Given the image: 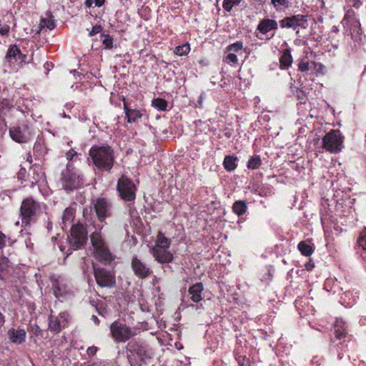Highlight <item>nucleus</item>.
<instances>
[{
  "label": "nucleus",
  "mask_w": 366,
  "mask_h": 366,
  "mask_svg": "<svg viewBox=\"0 0 366 366\" xmlns=\"http://www.w3.org/2000/svg\"><path fill=\"white\" fill-rule=\"evenodd\" d=\"M317 66L322 67V64L321 63L312 61H310L307 57L300 59L297 64L298 70L301 72H307L309 71H312V69H317Z\"/></svg>",
  "instance_id": "25"
},
{
  "label": "nucleus",
  "mask_w": 366,
  "mask_h": 366,
  "mask_svg": "<svg viewBox=\"0 0 366 366\" xmlns=\"http://www.w3.org/2000/svg\"><path fill=\"white\" fill-rule=\"evenodd\" d=\"M92 2L95 6L100 7L104 4L105 0H92Z\"/></svg>",
  "instance_id": "52"
},
{
  "label": "nucleus",
  "mask_w": 366,
  "mask_h": 366,
  "mask_svg": "<svg viewBox=\"0 0 366 366\" xmlns=\"http://www.w3.org/2000/svg\"><path fill=\"white\" fill-rule=\"evenodd\" d=\"M39 209V203L32 198H26L24 199L21 206V214L23 220L28 223L30 219L36 215Z\"/></svg>",
  "instance_id": "13"
},
{
  "label": "nucleus",
  "mask_w": 366,
  "mask_h": 366,
  "mask_svg": "<svg viewBox=\"0 0 366 366\" xmlns=\"http://www.w3.org/2000/svg\"><path fill=\"white\" fill-rule=\"evenodd\" d=\"M103 28L101 25L99 24H96L95 26H94L92 29L89 31V36H94L95 34H99L100 32H102Z\"/></svg>",
  "instance_id": "45"
},
{
  "label": "nucleus",
  "mask_w": 366,
  "mask_h": 366,
  "mask_svg": "<svg viewBox=\"0 0 366 366\" xmlns=\"http://www.w3.org/2000/svg\"><path fill=\"white\" fill-rule=\"evenodd\" d=\"M315 267V264L312 261H309L307 263L305 264V268L307 269V270H311L314 268Z\"/></svg>",
  "instance_id": "53"
},
{
  "label": "nucleus",
  "mask_w": 366,
  "mask_h": 366,
  "mask_svg": "<svg viewBox=\"0 0 366 366\" xmlns=\"http://www.w3.org/2000/svg\"><path fill=\"white\" fill-rule=\"evenodd\" d=\"M42 22L44 24V26L49 29V30H52L55 28L56 24L52 19H44L42 20Z\"/></svg>",
  "instance_id": "44"
},
{
  "label": "nucleus",
  "mask_w": 366,
  "mask_h": 366,
  "mask_svg": "<svg viewBox=\"0 0 366 366\" xmlns=\"http://www.w3.org/2000/svg\"><path fill=\"white\" fill-rule=\"evenodd\" d=\"M112 206L106 198H99L94 204V209L99 221L103 222L112 215Z\"/></svg>",
  "instance_id": "16"
},
{
  "label": "nucleus",
  "mask_w": 366,
  "mask_h": 366,
  "mask_svg": "<svg viewBox=\"0 0 366 366\" xmlns=\"http://www.w3.org/2000/svg\"><path fill=\"white\" fill-rule=\"evenodd\" d=\"M15 142H18V143H23L24 142V141H23L24 139H17V138H15V139H13Z\"/></svg>",
  "instance_id": "60"
},
{
  "label": "nucleus",
  "mask_w": 366,
  "mask_h": 366,
  "mask_svg": "<svg viewBox=\"0 0 366 366\" xmlns=\"http://www.w3.org/2000/svg\"><path fill=\"white\" fill-rule=\"evenodd\" d=\"M94 274L99 287H112L115 285V276L111 271L94 266Z\"/></svg>",
  "instance_id": "11"
},
{
  "label": "nucleus",
  "mask_w": 366,
  "mask_h": 366,
  "mask_svg": "<svg viewBox=\"0 0 366 366\" xmlns=\"http://www.w3.org/2000/svg\"><path fill=\"white\" fill-rule=\"evenodd\" d=\"M308 16L303 14H295L285 16L279 21L282 29H291L299 36L300 28L306 29L308 26Z\"/></svg>",
  "instance_id": "5"
},
{
  "label": "nucleus",
  "mask_w": 366,
  "mask_h": 366,
  "mask_svg": "<svg viewBox=\"0 0 366 366\" xmlns=\"http://www.w3.org/2000/svg\"><path fill=\"white\" fill-rule=\"evenodd\" d=\"M223 61L232 66H236V65L238 64V58L234 53L229 52V54L224 57Z\"/></svg>",
  "instance_id": "37"
},
{
  "label": "nucleus",
  "mask_w": 366,
  "mask_h": 366,
  "mask_svg": "<svg viewBox=\"0 0 366 366\" xmlns=\"http://www.w3.org/2000/svg\"><path fill=\"white\" fill-rule=\"evenodd\" d=\"M271 4L276 10H279L281 7H289V0H271Z\"/></svg>",
  "instance_id": "42"
},
{
  "label": "nucleus",
  "mask_w": 366,
  "mask_h": 366,
  "mask_svg": "<svg viewBox=\"0 0 366 366\" xmlns=\"http://www.w3.org/2000/svg\"><path fill=\"white\" fill-rule=\"evenodd\" d=\"M170 244L169 239L160 234L157 237V244L154 247L168 249Z\"/></svg>",
  "instance_id": "38"
},
{
  "label": "nucleus",
  "mask_w": 366,
  "mask_h": 366,
  "mask_svg": "<svg viewBox=\"0 0 366 366\" xmlns=\"http://www.w3.org/2000/svg\"><path fill=\"white\" fill-rule=\"evenodd\" d=\"M14 105L13 102L8 99H0V121L1 120L6 127V123L5 119L3 118L7 113H11L14 115Z\"/></svg>",
  "instance_id": "24"
},
{
  "label": "nucleus",
  "mask_w": 366,
  "mask_h": 366,
  "mask_svg": "<svg viewBox=\"0 0 366 366\" xmlns=\"http://www.w3.org/2000/svg\"><path fill=\"white\" fill-rule=\"evenodd\" d=\"M97 350H98V348L97 347L92 346L87 349L86 352H87L88 355L93 356L97 353Z\"/></svg>",
  "instance_id": "50"
},
{
  "label": "nucleus",
  "mask_w": 366,
  "mask_h": 366,
  "mask_svg": "<svg viewBox=\"0 0 366 366\" xmlns=\"http://www.w3.org/2000/svg\"><path fill=\"white\" fill-rule=\"evenodd\" d=\"M102 37H103L102 43L107 49H111L113 48V38L109 34H102Z\"/></svg>",
  "instance_id": "41"
},
{
  "label": "nucleus",
  "mask_w": 366,
  "mask_h": 366,
  "mask_svg": "<svg viewBox=\"0 0 366 366\" xmlns=\"http://www.w3.org/2000/svg\"><path fill=\"white\" fill-rule=\"evenodd\" d=\"M92 320H93V322L96 324V325H99V320L98 319V317L95 315H92Z\"/></svg>",
  "instance_id": "57"
},
{
  "label": "nucleus",
  "mask_w": 366,
  "mask_h": 366,
  "mask_svg": "<svg viewBox=\"0 0 366 366\" xmlns=\"http://www.w3.org/2000/svg\"><path fill=\"white\" fill-rule=\"evenodd\" d=\"M323 66L322 67H320L319 66H317V69H312V71H316V72H320L322 71V69H323Z\"/></svg>",
  "instance_id": "58"
},
{
  "label": "nucleus",
  "mask_w": 366,
  "mask_h": 366,
  "mask_svg": "<svg viewBox=\"0 0 366 366\" xmlns=\"http://www.w3.org/2000/svg\"><path fill=\"white\" fill-rule=\"evenodd\" d=\"M204 290V286L202 282H198L189 289V294L190 295V299L194 302H199L202 300V292Z\"/></svg>",
  "instance_id": "26"
},
{
  "label": "nucleus",
  "mask_w": 366,
  "mask_h": 366,
  "mask_svg": "<svg viewBox=\"0 0 366 366\" xmlns=\"http://www.w3.org/2000/svg\"><path fill=\"white\" fill-rule=\"evenodd\" d=\"M262 164V160L259 156L252 157L247 163V167L249 169H257Z\"/></svg>",
  "instance_id": "36"
},
{
  "label": "nucleus",
  "mask_w": 366,
  "mask_h": 366,
  "mask_svg": "<svg viewBox=\"0 0 366 366\" xmlns=\"http://www.w3.org/2000/svg\"><path fill=\"white\" fill-rule=\"evenodd\" d=\"M127 347L129 352L128 357L131 362L134 361L137 364H141L142 362L151 357L150 352L142 343L131 341L128 343Z\"/></svg>",
  "instance_id": "6"
},
{
  "label": "nucleus",
  "mask_w": 366,
  "mask_h": 366,
  "mask_svg": "<svg viewBox=\"0 0 366 366\" xmlns=\"http://www.w3.org/2000/svg\"><path fill=\"white\" fill-rule=\"evenodd\" d=\"M9 261L4 257L0 258V280L4 279L9 274Z\"/></svg>",
  "instance_id": "31"
},
{
  "label": "nucleus",
  "mask_w": 366,
  "mask_h": 366,
  "mask_svg": "<svg viewBox=\"0 0 366 366\" xmlns=\"http://www.w3.org/2000/svg\"><path fill=\"white\" fill-rule=\"evenodd\" d=\"M91 242L97 259L104 264L110 263L114 259L100 231H95L91 234Z\"/></svg>",
  "instance_id": "2"
},
{
  "label": "nucleus",
  "mask_w": 366,
  "mask_h": 366,
  "mask_svg": "<svg viewBox=\"0 0 366 366\" xmlns=\"http://www.w3.org/2000/svg\"><path fill=\"white\" fill-rule=\"evenodd\" d=\"M244 43L242 41H237L234 43L229 44L226 47V52H235L239 53L243 49Z\"/></svg>",
  "instance_id": "35"
},
{
  "label": "nucleus",
  "mask_w": 366,
  "mask_h": 366,
  "mask_svg": "<svg viewBox=\"0 0 366 366\" xmlns=\"http://www.w3.org/2000/svg\"><path fill=\"white\" fill-rule=\"evenodd\" d=\"M247 205L244 201H235L232 205V210L237 215L240 216L246 212Z\"/></svg>",
  "instance_id": "30"
},
{
  "label": "nucleus",
  "mask_w": 366,
  "mask_h": 366,
  "mask_svg": "<svg viewBox=\"0 0 366 366\" xmlns=\"http://www.w3.org/2000/svg\"><path fill=\"white\" fill-rule=\"evenodd\" d=\"M31 170L33 172V174L31 177V187H33L34 184H43L45 183V174L44 172L39 165H34Z\"/></svg>",
  "instance_id": "23"
},
{
  "label": "nucleus",
  "mask_w": 366,
  "mask_h": 366,
  "mask_svg": "<svg viewBox=\"0 0 366 366\" xmlns=\"http://www.w3.org/2000/svg\"><path fill=\"white\" fill-rule=\"evenodd\" d=\"M297 248L305 256H310L314 252L313 247L304 241H302L298 244Z\"/></svg>",
  "instance_id": "34"
},
{
  "label": "nucleus",
  "mask_w": 366,
  "mask_h": 366,
  "mask_svg": "<svg viewBox=\"0 0 366 366\" xmlns=\"http://www.w3.org/2000/svg\"><path fill=\"white\" fill-rule=\"evenodd\" d=\"M358 243L363 249L366 250V231L361 234L358 240Z\"/></svg>",
  "instance_id": "47"
},
{
  "label": "nucleus",
  "mask_w": 366,
  "mask_h": 366,
  "mask_svg": "<svg viewBox=\"0 0 366 366\" xmlns=\"http://www.w3.org/2000/svg\"><path fill=\"white\" fill-rule=\"evenodd\" d=\"M54 294L56 297H64L68 293V290L65 285H61L59 282L53 284Z\"/></svg>",
  "instance_id": "33"
},
{
  "label": "nucleus",
  "mask_w": 366,
  "mask_h": 366,
  "mask_svg": "<svg viewBox=\"0 0 366 366\" xmlns=\"http://www.w3.org/2000/svg\"><path fill=\"white\" fill-rule=\"evenodd\" d=\"M332 31L337 32L338 31V29L336 26H333L332 28Z\"/></svg>",
  "instance_id": "61"
},
{
  "label": "nucleus",
  "mask_w": 366,
  "mask_h": 366,
  "mask_svg": "<svg viewBox=\"0 0 366 366\" xmlns=\"http://www.w3.org/2000/svg\"><path fill=\"white\" fill-rule=\"evenodd\" d=\"M242 0H224L222 3L223 9L230 12L232 10L234 6H238Z\"/></svg>",
  "instance_id": "40"
},
{
  "label": "nucleus",
  "mask_w": 366,
  "mask_h": 366,
  "mask_svg": "<svg viewBox=\"0 0 366 366\" xmlns=\"http://www.w3.org/2000/svg\"><path fill=\"white\" fill-rule=\"evenodd\" d=\"M61 184L63 189L73 190L81 187L83 182L78 170L67 164L66 169L61 173Z\"/></svg>",
  "instance_id": "3"
},
{
  "label": "nucleus",
  "mask_w": 366,
  "mask_h": 366,
  "mask_svg": "<svg viewBox=\"0 0 366 366\" xmlns=\"http://www.w3.org/2000/svg\"><path fill=\"white\" fill-rule=\"evenodd\" d=\"M42 145L41 144V139H39V141L35 143L34 144V149L36 150L39 149V147H41Z\"/></svg>",
  "instance_id": "56"
},
{
  "label": "nucleus",
  "mask_w": 366,
  "mask_h": 366,
  "mask_svg": "<svg viewBox=\"0 0 366 366\" xmlns=\"http://www.w3.org/2000/svg\"><path fill=\"white\" fill-rule=\"evenodd\" d=\"M84 4L87 8L92 7L93 4L92 0H86Z\"/></svg>",
  "instance_id": "54"
},
{
  "label": "nucleus",
  "mask_w": 366,
  "mask_h": 366,
  "mask_svg": "<svg viewBox=\"0 0 366 366\" xmlns=\"http://www.w3.org/2000/svg\"><path fill=\"white\" fill-rule=\"evenodd\" d=\"M323 147L331 153L340 152L342 147V139H321Z\"/></svg>",
  "instance_id": "19"
},
{
  "label": "nucleus",
  "mask_w": 366,
  "mask_h": 366,
  "mask_svg": "<svg viewBox=\"0 0 366 366\" xmlns=\"http://www.w3.org/2000/svg\"><path fill=\"white\" fill-rule=\"evenodd\" d=\"M26 56L21 53L16 44L11 45L6 52L5 60L11 69L16 71L26 64Z\"/></svg>",
  "instance_id": "7"
},
{
  "label": "nucleus",
  "mask_w": 366,
  "mask_h": 366,
  "mask_svg": "<svg viewBox=\"0 0 366 366\" xmlns=\"http://www.w3.org/2000/svg\"><path fill=\"white\" fill-rule=\"evenodd\" d=\"M152 106L159 111H167L168 102L166 99L162 98L154 99L152 102Z\"/></svg>",
  "instance_id": "32"
},
{
  "label": "nucleus",
  "mask_w": 366,
  "mask_h": 366,
  "mask_svg": "<svg viewBox=\"0 0 366 366\" xmlns=\"http://www.w3.org/2000/svg\"><path fill=\"white\" fill-rule=\"evenodd\" d=\"M7 335L9 340L14 344L21 345L26 340V332L24 329L11 328Z\"/></svg>",
  "instance_id": "21"
},
{
  "label": "nucleus",
  "mask_w": 366,
  "mask_h": 366,
  "mask_svg": "<svg viewBox=\"0 0 366 366\" xmlns=\"http://www.w3.org/2000/svg\"><path fill=\"white\" fill-rule=\"evenodd\" d=\"M280 68L282 70L288 69L293 62V58L291 54V49L287 48L280 52L279 58Z\"/></svg>",
  "instance_id": "22"
},
{
  "label": "nucleus",
  "mask_w": 366,
  "mask_h": 366,
  "mask_svg": "<svg viewBox=\"0 0 366 366\" xmlns=\"http://www.w3.org/2000/svg\"><path fill=\"white\" fill-rule=\"evenodd\" d=\"M117 191L121 198L125 201L132 202L134 200L136 197V186L134 182L126 176H122L118 180Z\"/></svg>",
  "instance_id": "8"
},
{
  "label": "nucleus",
  "mask_w": 366,
  "mask_h": 366,
  "mask_svg": "<svg viewBox=\"0 0 366 366\" xmlns=\"http://www.w3.org/2000/svg\"><path fill=\"white\" fill-rule=\"evenodd\" d=\"M189 51L190 46L188 43H187L181 46H177L174 49V54L177 56H182L189 54Z\"/></svg>",
  "instance_id": "39"
},
{
  "label": "nucleus",
  "mask_w": 366,
  "mask_h": 366,
  "mask_svg": "<svg viewBox=\"0 0 366 366\" xmlns=\"http://www.w3.org/2000/svg\"><path fill=\"white\" fill-rule=\"evenodd\" d=\"M132 269L134 274L141 279H145L150 275V268L138 257H133L131 263Z\"/></svg>",
  "instance_id": "17"
},
{
  "label": "nucleus",
  "mask_w": 366,
  "mask_h": 366,
  "mask_svg": "<svg viewBox=\"0 0 366 366\" xmlns=\"http://www.w3.org/2000/svg\"><path fill=\"white\" fill-rule=\"evenodd\" d=\"M312 363H318L319 360L317 357H314L312 360Z\"/></svg>",
  "instance_id": "62"
},
{
  "label": "nucleus",
  "mask_w": 366,
  "mask_h": 366,
  "mask_svg": "<svg viewBox=\"0 0 366 366\" xmlns=\"http://www.w3.org/2000/svg\"><path fill=\"white\" fill-rule=\"evenodd\" d=\"M152 254L155 259L160 263H169L173 260V254L167 249L154 247Z\"/></svg>",
  "instance_id": "20"
},
{
  "label": "nucleus",
  "mask_w": 366,
  "mask_h": 366,
  "mask_svg": "<svg viewBox=\"0 0 366 366\" xmlns=\"http://www.w3.org/2000/svg\"><path fill=\"white\" fill-rule=\"evenodd\" d=\"M74 216L75 210L73 208L67 207L65 209L61 217V227L63 229H65L72 224Z\"/></svg>",
  "instance_id": "28"
},
{
  "label": "nucleus",
  "mask_w": 366,
  "mask_h": 366,
  "mask_svg": "<svg viewBox=\"0 0 366 366\" xmlns=\"http://www.w3.org/2000/svg\"><path fill=\"white\" fill-rule=\"evenodd\" d=\"M5 322L4 316L0 312V328L4 325Z\"/></svg>",
  "instance_id": "55"
},
{
  "label": "nucleus",
  "mask_w": 366,
  "mask_h": 366,
  "mask_svg": "<svg viewBox=\"0 0 366 366\" xmlns=\"http://www.w3.org/2000/svg\"><path fill=\"white\" fill-rule=\"evenodd\" d=\"M335 333L337 339L341 340L346 337V322L341 318L337 319L334 325Z\"/></svg>",
  "instance_id": "27"
},
{
  "label": "nucleus",
  "mask_w": 366,
  "mask_h": 366,
  "mask_svg": "<svg viewBox=\"0 0 366 366\" xmlns=\"http://www.w3.org/2000/svg\"><path fill=\"white\" fill-rule=\"evenodd\" d=\"M87 239V232L84 225L80 224H72L71 234L68 237L67 241L69 250L80 249Z\"/></svg>",
  "instance_id": "4"
},
{
  "label": "nucleus",
  "mask_w": 366,
  "mask_h": 366,
  "mask_svg": "<svg viewBox=\"0 0 366 366\" xmlns=\"http://www.w3.org/2000/svg\"><path fill=\"white\" fill-rule=\"evenodd\" d=\"M10 26L6 24H1V21H0V34L2 36L7 35L9 32Z\"/></svg>",
  "instance_id": "46"
},
{
  "label": "nucleus",
  "mask_w": 366,
  "mask_h": 366,
  "mask_svg": "<svg viewBox=\"0 0 366 366\" xmlns=\"http://www.w3.org/2000/svg\"><path fill=\"white\" fill-rule=\"evenodd\" d=\"M21 176H23V170L22 169L19 173V179H21Z\"/></svg>",
  "instance_id": "63"
},
{
  "label": "nucleus",
  "mask_w": 366,
  "mask_h": 366,
  "mask_svg": "<svg viewBox=\"0 0 366 366\" xmlns=\"http://www.w3.org/2000/svg\"><path fill=\"white\" fill-rule=\"evenodd\" d=\"M342 24L352 36L362 34L361 24L354 9H350L347 11Z\"/></svg>",
  "instance_id": "10"
},
{
  "label": "nucleus",
  "mask_w": 366,
  "mask_h": 366,
  "mask_svg": "<svg viewBox=\"0 0 366 366\" xmlns=\"http://www.w3.org/2000/svg\"><path fill=\"white\" fill-rule=\"evenodd\" d=\"M69 322V315L63 312L56 317L51 316L49 319V327L54 333H59Z\"/></svg>",
  "instance_id": "14"
},
{
  "label": "nucleus",
  "mask_w": 366,
  "mask_h": 366,
  "mask_svg": "<svg viewBox=\"0 0 366 366\" xmlns=\"http://www.w3.org/2000/svg\"><path fill=\"white\" fill-rule=\"evenodd\" d=\"M31 331L35 335H39L41 332L40 327L38 325H32L31 327Z\"/></svg>",
  "instance_id": "51"
},
{
  "label": "nucleus",
  "mask_w": 366,
  "mask_h": 366,
  "mask_svg": "<svg viewBox=\"0 0 366 366\" xmlns=\"http://www.w3.org/2000/svg\"><path fill=\"white\" fill-rule=\"evenodd\" d=\"M277 29L278 22L276 20L269 18H264L259 21L256 31L264 35H268L272 32L270 36L267 37V39L269 40L274 36V33Z\"/></svg>",
  "instance_id": "15"
},
{
  "label": "nucleus",
  "mask_w": 366,
  "mask_h": 366,
  "mask_svg": "<svg viewBox=\"0 0 366 366\" xmlns=\"http://www.w3.org/2000/svg\"><path fill=\"white\" fill-rule=\"evenodd\" d=\"M237 157L231 155H227L224 157L223 164L227 171L232 172L234 170L237 166Z\"/></svg>",
  "instance_id": "29"
},
{
  "label": "nucleus",
  "mask_w": 366,
  "mask_h": 366,
  "mask_svg": "<svg viewBox=\"0 0 366 366\" xmlns=\"http://www.w3.org/2000/svg\"><path fill=\"white\" fill-rule=\"evenodd\" d=\"M22 120L18 119L17 122H11L9 128L10 137H23L26 131L28 129V127L24 122L23 115L21 114Z\"/></svg>",
  "instance_id": "18"
},
{
  "label": "nucleus",
  "mask_w": 366,
  "mask_h": 366,
  "mask_svg": "<svg viewBox=\"0 0 366 366\" xmlns=\"http://www.w3.org/2000/svg\"><path fill=\"white\" fill-rule=\"evenodd\" d=\"M76 155V152L74 149H70L66 154V159L70 161L74 159V157Z\"/></svg>",
  "instance_id": "49"
},
{
  "label": "nucleus",
  "mask_w": 366,
  "mask_h": 366,
  "mask_svg": "<svg viewBox=\"0 0 366 366\" xmlns=\"http://www.w3.org/2000/svg\"><path fill=\"white\" fill-rule=\"evenodd\" d=\"M323 137L330 138V137H341V133H340V130H338V129H332L331 131H330L329 132L325 134L323 136Z\"/></svg>",
  "instance_id": "43"
},
{
  "label": "nucleus",
  "mask_w": 366,
  "mask_h": 366,
  "mask_svg": "<svg viewBox=\"0 0 366 366\" xmlns=\"http://www.w3.org/2000/svg\"><path fill=\"white\" fill-rule=\"evenodd\" d=\"M94 164L102 171H110L114 161V151L109 146H94L89 150Z\"/></svg>",
  "instance_id": "1"
},
{
  "label": "nucleus",
  "mask_w": 366,
  "mask_h": 366,
  "mask_svg": "<svg viewBox=\"0 0 366 366\" xmlns=\"http://www.w3.org/2000/svg\"><path fill=\"white\" fill-rule=\"evenodd\" d=\"M9 238L7 237L2 232L0 231V249H2L9 242Z\"/></svg>",
  "instance_id": "48"
},
{
  "label": "nucleus",
  "mask_w": 366,
  "mask_h": 366,
  "mask_svg": "<svg viewBox=\"0 0 366 366\" xmlns=\"http://www.w3.org/2000/svg\"><path fill=\"white\" fill-rule=\"evenodd\" d=\"M123 109L127 122L129 124L138 123L144 117H148L147 110L144 108L137 109L132 108L131 104L123 99Z\"/></svg>",
  "instance_id": "12"
},
{
  "label": "nucleus",
  "mask_w": 366,
  "mask_h": 366,
  "mask_svg": "<svg viewBox=\"0 0 366 366\" xmlns=\"http://www.w3.org/2000/svg\"><path fill=\"white\" fill-rule=\"evenodd\" d=\"M71 73L74 74V76H76V75L80 76L81 75L80 73L78 72L76 69L71 70Z\"/></svg>",
  "instance_id": "59"
},
{
  "label": "nucleus",
  "mask_w": 366,
  "mask_h": 366,
  "mask_svg": "<svg viewBox=\"0 0 366 366\" xmlns=\"http://www.w3.org/2000/svg\"><path fill=\"white\" fill-rule=\"evenodd\" d=\"M112 337L117 342H125L134 333L130 327L121 321H115L110 325Z\"/></svg>",
  "instance_id": "9"
},
{
  "label": "nucleus",
  "mask_w": 366,
  "mask_h": 366,
  "mask_svg": "<svg viewBox=\"0 0 366 366\" xmlns=\"http://www.w3.org/2000/svg\"><path fill=\"white\" fill-rule=\"evenodd\" d=\"M59 247L61 251H64V248L61 245H59Z\"/></svg>",
  "instance_id": "64"
}]
</instances>
